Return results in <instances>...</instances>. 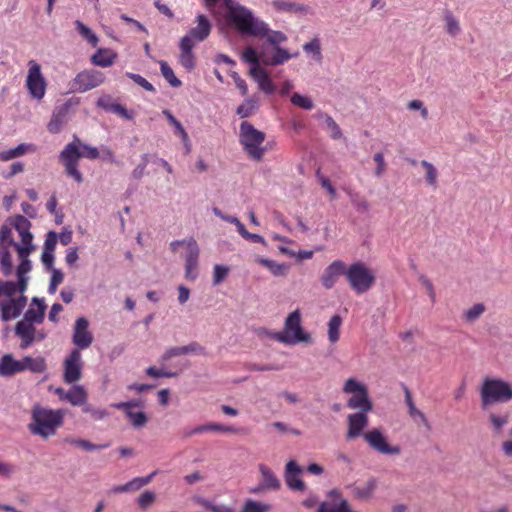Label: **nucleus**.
<instances>
[{"label":"nucleus","mask_w":512,"mask_h":512,"mask_svg":"<svg viewBox=\"0 0 512 512\" xmlns=\"http://www.w3.org/2000/svg\"><path fill=\"white\" fill-rule=\"evenodd\" d=\"M225 8L228 23L235 27L242 35L266 39L273 47L271 56L265 61L266 64L273 66L281 65L299 55L298 52L290 53L287 49L280 47L281 43L287 41V36L281 31L270 29L269 25L256 17L249 8L235 0H225Z\"/></svg>","instance_id":"nucleus-1"},{"label":"nucleus","mask_w":512,"mask_h":512,"mask_svg":"<svg viewBox=\"0 0 512 512\" xmlns=\"http://www.w3.org/2000/svg\"><path fill=\"white\" fill-rule=\"evenodd\" d=\"M31 419L28 430L34 436L48 439L56 435L57 430L64 423L65 412L62 409H51L38 403L30 411Z\"/></svg>","instance_id":"nucleus-2"},{"label":"nucleus","mask_w":512,"mask_h":512,"mask_svg":"<svg viewBox=\"0 0 512 512\" xmlns=\"http://www.w3.org/2000/svg\"><path fill=\"white\" fill-rule=\"evenodd\" d=\"M272 339L285 345L311 342V334L302 327L301 313L298 309L289 313L284 321L283 330L280 332L266 331Z\"/></svg>","instance_id":"nucleus-3"},{"label":"nucleus","mask_w":512,"mask_h":512,"mask_svg":"<svg viewBox=\"0 0 512 512\" xmlns=\"http://www.w3.org/2000/svg\"><path fill=\"white\" fill-rule=\"evenodd\" d=\"M239 143L247 156L254 161H261L267 151L263 146L265 133L256 129L250 122L243 121L239 127Z\"/></svg>","instance_id":"nucleus-4"},{"label":"nucleus","mask_w":512,"mask_h":512,"mask_svg":"<svg viewBox=\"0 0 512 512\" xmlns=\"http://www.w3.org/2000/svg\"><path fill=\"white\" fill-rule=\"evenodd\" d=\"M480 396L483 407L507 403L512 400V385L502 378H485L480 389Z\"/></svg>","instance_id":"nucleus-5"},{"label":"nucleus","mask_w":512,"mask_h":512,"mask_svg":"<svg viewBox=\"0 0 512 512\" xmlns=\"http://www.w3.org/2000/svg\"><path fill=\"white\" fill-rule=\"evenodd\" d=\"M346 279L352 290L357 294L368 292L376 281L374 272L361 261L347 267Z\"/></svg>","instance_id":"nucleus-6"},{"label":"nucleus","mask_w":512,"mask_h":512,"mask_svg":"<svg viewBox=\"0 0 512 512\" xmlns=\"http://www.w3.org/2000/svg\"><path fill=\"white\" fill-rule=\"evenodd\" d=\"M343 392L352 394L348 400L347 406L351 409L360 410L359 413H368L372 410V403L368 396V389L366 385L355 378H349L345 381Z\"/></svg>","instance_id":"nucleus-7"},{"label":"nucleus","mask_w":512,"mask_h":512,"mask_svg":"<svg viewBox=\"0 0 512 512\" xmlns=\"http://www.w3.org/2000/svg\"><path fill=\"white\" fill-rule=\"evenodd\" d=\"M363 438L368 446L379 454L396 456L401 453L400 446L390 444L387 435L379 428L366 431Z\"/></svg>","instance_id":"nucleus-8"},{"label":"nucleus","mask_w":512,"mask_h":512,"mask_svg":"<svg viewBox=\"0 0 512 512\" xmlns=\"http://www.w3.org/2000/svg\"><path fill=\"white\" fill-rule=\"evenodd\" d=\"M28 74L26 78V87L30 96L40 101L44 98L47 88V82L41 72V66L34 60L28 62Z\"/></svg>","instance_id":"nucleus-9"},{"label":"nucleus","mask_w":512,"mask_h":512,"mask_svg":"<svg viewBox=\"0 0 512 512\" xmlns=\"http://www.w3.org/2000/svg\"><path fill=\"white\" fill-rule=\"evenodd\" d=\"M112 407L123 411L131 425L136 429L143 428L148 422V417L144 411L135 410L143 407V401L140 399L113 403Z\"/></svg>","instance_id":"nucleus-10"},{"label":"nucleus","mask_w":512,"mask_h":512,"mask_svg":"<svg viewBox=\"0 0 512 512\" xmlns=\"http://www.w3.org/2000/svg\"><path fill=\"white\" fill-rule=\"evenodd\" d=\"M83 361L81 352L72 349L63 362V380L68 384L79 381L82 377Z\"/></svg>","instance_id":"nucleus-11"},{"label":"nucleus","mask_w":512,"mask_h":512,"mask_svg":"<svg viewBox=\"0 0 512 512\" xmlns=\"http://www.w3.org/2000/svg\"><path fill=\"white\" fill-rule=\"evenodd\" d=\"M104 82L102 72L94 69H88L78 73L72 81V89L79 93H84L98 87Z\"/></svg>","instance_id":"nucleus-12"},{"label":"nucleus","mask_w":512,"mask_h":512,"mask_svg":"<svg viewBox=\"0 0 512 512\" xmlns=\"http://www.w3.org/2000/svg\"><path fill=\"white\" fill-rule=\"evenodd\" d=\"M27 297L19 295L18 297L0 298L1 319L5 322L18 318L27 305Z\"/></svg>","instance_id":"nucleus-13"},{"label":"nucleus","mask_w":512,"mask_h":512,"mask_svg":"<svg viewBox=\"0 0 512 512\" xmlns=\"http://www.w3.org/2000/svg\"><path fill=\"white\" fill-rule=\"evenodd\" d=\"M93 339V334L89 331V321L85 317L77 318L72 334V343L75 345L74 349L81 351L89 348L93 343Z\"/></svg>","instance_id":"nucleus-14"},{"label":"nucleus","mask_w":512,"mask_h":512,"mask_svg":"<svg viewBox=\"0 0 512 512\" xmlns=\"http://www.w3.org/2000/svg\"><path fill=\"white\" fill-rule=\"evenodd\" d=\"M346 271V264L341 260H335L324 269L320 281L324 288L332 289L341 275L346 276Z\"/></svg>","instance_id":"nucleus-15"},{"label":"nucleus","mask_w":512,"mask_h":512,"mask_svg":"<svg viewBox=\"0 0 512 512\" xmlns=\"http://www.w3.org/2000/svg\"><path fill=\"white\" fill-rule=\"evenodd\" d=\"M303 470L295 460L287 462L284 471V479L287 486L293 491H303L305 484L300 478Z\"/></svg>","instance_id":"nucleus-16"},{"label":"nucleus","mask_w":512,"mask_h":512,"mask_svg":"<svg viewBox=\"0 0 512 512\" xmlns=\"http://www.w3.org/2000/svg\"><path fill=\"white\" fill-rule=\"evenodd\" d=\"M31 223L30 221L22 215H17L14 219V228L18 232L21 242L13 243V247L18 249V247L24 246L28 248H35L32 243L33 235L30 232Z\"/></svg>","instance_id":"nucleus-17"},{"label":"nucleus","mask_w":512,"mask_h":512,"mask_svg":"<svg viewBox=\"0 0 512 512\" xmlns=\"http://www.w3.org/2000/svg\"><path fill=\"white\" fill-rule=\"evenodd\" d=\"M197 26L193 27L189 30V32L184 36L188 37L191 43L196 44V42H202L204 41L211 32V22L209 19L203 15L200 14L196 18Z\"/></svg>","instance_id":"nucleus-18"},{"label":"nucleus","mask_w":512,"mask_h":512,"mask_svg":"<svg viewBox=\"0 0 512 512\" xmlns=\"http://www.w3.org/2000/svg\"><path fill=\"white\" fill-rule=\"evenodd\" d=\"M348 431L346 438L348 440L355 439L359 436H363L365 432H363L364 428L368 425V416L367 413H353L348 415Z\"/></svg>","instance_id":"nucleus-19"},{"label":"nucleus","mask_w":512,"mask_h":512,"mask_svg":"<svg viewBox=\"0 0 512 512\" xmlns=\"http://www.w3.org/2000/svg\"><path fill=\"white\" fill-rule=\"evenodd\" d=\"M15 335L20 338V348L27 349L36 340L35 324L20 320L15 326Z\"/></svg>","instance_id":"nucleus-20"},{"label":"nucleus","mask_w":512,"mask_h":512,"mask_svg":"<svg viewBox=\"0 0 512 512\" xmlns=\"http://www.w3.org/2000/svg\"><path fill=\"white\" fill-rule=\"evenodd\" d=\"M29 277H17V281H4L0 279V298L15 296L16 293L24 295L28 287Z\"/></svg>","instance_id":"nucleus-21"},{"label":"nucleus","mask_w":512,"mask_h":512,"mask_svg":"<svg viewBox=\"0 0 512 512\" xmlns=\"http://www.w3.org/2000/svg\"><path fill=\"white\" fill-rule=\"evenodd\" d=\"M45 311L46 304L44 298L33 297L30 307L25 312L22 320L33 324H41L44 320Z\"/></svg>","instance_id":"nucleus-22"},{"label":"nucleus","mask_w":512,"mask_h":512,"mask_svg":"<svg viewBox=\"0 0 512 512\" xmlns=\"http://www.w3.org/2000/svg\"><path fill=\"white\" fill-rule=\"evenodd\" d=\"M181 65L191 71L195 67V56L193 54L194 43H191L188 37H182L179 43Z\"/></svg>","instance_id":"nucleus-23"},{"label":"nucleus","mask_w":512,"mask_h":512,"mask_svg":"<svg viewBox=\"0 0 512 512\" xmlns=\"http://www.w3.org/2000/svg\"><path fill=\"white\" fill-rule=\"evenodd\" d=\"M252 78L257 82L259 89L267 94H272L275 91V85L269 77L267 71L260 66H253L250 69Z\"/></svg>","instance_id":"nucleus-24"},{"label":"nucleus","mask_w":512,"mask_h":512,"mask_svg":"<svg viewBox=\"0 0 512 512\" xmlns=\"http://www.w3.org/2000/svg\"><path fill=\"white\" fill-rule=\"evenodd\" d=\"M20 372H23V366L11 354H5L0 359V376L10 377Z\"/></svg>","instance_id":"nucleus-25"},{"label":"nucleus","mask_w":512,"mask_h":512,"mask_svg":"<svg viewBox=\"0 0 512 512\" xmlns=\"http://www.w3.org/2000/svg\"><path fill=\"white\" fill-rule=\"evenodd\" d=\"M262 487L268 491H277L281 488V482L274 472L265 464H259Z\"/></svg>","instance_id":"nucleus-26"},{"label":"nucleus","mask_w":512,"mask_h":512,"mask_svg":"<svg viewBox=\"0 0 512 512\" xmlns=\"http://www.w3.org/2000/svg\"><path fill=\"white\" fill-rule=\"evenodd\" d=\"M35 248H28V247H18L16 249L20 263L17 266L16 269V276L17 277H29L28 274L32 269V263L29 260V255L34 251Z\"/></svg>","instance_id":"nucleus-27"},{"label":"nucleus","mask_w":512,"mask_h":512,"mask_svg":"<svg viewBox=\"0 0 512 512\" xmlns=\"http://www.w3.org/2000/svg\"><path fill=\"white\" fill-rule=\"evenodd\" d=\"M36 148L31 143H21L15 148H11L9 150L0 152V160L1 161H9L18 157H21L27 153L35 152Z\"/></svg>","instance_id":"nucleus-28"},{"label":"nucleus","mask_w":512,"mask_h":512,"mask_svg":"<svg viewBox=\"0 0 512 512\" xmlns=\"http://www.w3.org/2000/svg\"><path fill=\"white\" fill-rule=\"evenodd\" d=\"M66 402L72 406H83L87 402V391L82 385H73L67 390Z\"/></svg>","instance_id":"nucleus-29"},{"label":"nucleus","mask_w":512,"mask_h":512,"mask_svg":"<svg viewBox=\"0 0 512 512\" xmlns=\"http://www.w3.org/2000/svg\"><path fill=\"white\" fill-rule=\"evenodd\" d=\"M255 261L260 265L267 268L274 276H285L288 273L289 266L285 263H278L274 260L267 259L261 256L256 257Z\"/></svg>","instance_id":"nucleus-30"},{"label":"nucleus","mask_w":512,"mask_h":512,"mask_svg":"<svg viewBox=\"0 0 512 512\" xmlns=\"http://www.w3.org/2000/svg\"><path fill=\"white\" fill-rule=\"evenodd\" d=\"M117 55L109 49H99L92 57L91 62L103 68L110 67L115 62Z\"/></svg>","instance_id":"nucleus-31"},{"label":"nucleus","mask_w":512,"mask_h":512,"mask_svg":"<svg viewBox=\"0 0 512 512\" xmlns=\"http://www.w3.org/2000/svg\"><path fill=\"white\" fill-rule=\"evenodd\" d=\"M79 158H81V151L79 147V143H77L76 138L73 142L67 144L63 151L60 154V159L63 164L66 163H78Z\"/></svg>","instance_id":"nucleus-32"},{"label":"nucleus","mask_w":512,"mask_h":512,"mask_svg":"<svg viewBox=\"0 0 512 512\" xmlns=\"http://www.w3.org/2000/svg\"><path fill=\"white\" fill-rule=\"evenodd\" d=\"M272 6L282 13H303L307 10L305 6L289 0H274Z\"/></svg>","instance_id":"nucleus-33"},{"label":"nucleus","mask_w":512,"mask_h":512,"mask_svg":"<svg viewBox=\"0 0 512 512\" xmlns=\"http://www.w3.org/2000/svg\"><path fill=\"white\" fill-rule=\"evenodd\" d=\"M20 364L23 366V371L28 370L33 373H42L46 370V362L43 357H30L25 356L20 360Z\"/></svg>","instance_id":"nucleus-34"},{"label":"nucleus","mask_w":512,"mask_h":512,"mask_svg":"<svg viewBox=\"0 0 512 512\" xmlns=\"http://www.w3.org/2000/svg\"><path fill=\"white\" fill-rule=\"evenodd\" d=\"M67 107L63 106L55 111L47 125L50 133H58L66 122Z\"/></svg>","instance_id":"nucleus-35"},{"label":"nucleus","mask_w":512,"mask_h":512,"mask_svg":"<svg viewBox=\"0 0 512 512\" xmlns=\"http://www.w3.org/2000/svg\"><path fill=\"white\" fill-rule=\"evenodd\" d=\"M442 15L445 22L446 32L452 37L457 36L461 31L460 23L457 17L449 9H444Z\"/></svg>","instance_id":"nucleus-36"},{"label":"nucleus","mask_w":512,"mask_h":512,"mask_svg":"<svg viewBox=\"0 0 512 512\" xmlns=\"http://www.w3.org/2000/svg\"><path fill=\"white\" fill-rule=\"evenodd\" d=\"M421 167L425 172V182L428 186L432 188H437L438 186V171L436 167L427 160H422L420 162Z\"/></svg>","instance_id":"nucleus-37"},{"label":"nucleus","mask_w":512,"mask_h":512,"mask_svg":"<svg viewBox=\"0 0 512 512\" xmlns=\"http://www.w3.org/2000/svg\"><path fill=\"white\" fill-rule=\"evenodd\" d=\"M378 482L375 478H370L364 485L357 486L353 489V494L360 499H368L376 490Z\"/></svg>","instance_id":"nucleus-38"},{"label":"nucleus","mask_w":512,"mask_h":512,"mask_svg":"<svg viewBox=\"0 0 512 512\" xmlns=\"http://www.w3.org/2000/svg\"><path fill=\"white\" fill-rule=\"evenodd\" d=\"M163 115L167 118L169 123L174 128V134L179 136L183 142V144H187L188 142V133L184 129L183 125L180 121H178L175 116L169 110H163Z\"/></svg>","instance_id":"nucleus-39"},{"label":"nucleus","mask_w":512,"mask_h":512,"mask_svg":"<svg viewBox=\"0 0 512 512\" xmlns=\"http://www.w3.org/2000/svg\"><path fill=\"white\" fill-rule=\"evenodd\" d=\"M65 442L68 443V444H71L73 446L79 447V448H81L83 450H86V451L100 450V449L107 448L109 446V444H99V445L93 444V443H91L88 440L77 439V438H74V437H67V438H65Z\"/></svg>","instance_id":"nucleus-40"},{"label":"nucleus","mask_w":512,"mask_h":512,"mask_svg":"<svg viewBox=\"0 0 512 512\" xmlns=\"http://www.w3.org/2000/svg\"><path fill=\"white\" fill-rule=\"evenodd\" d=\"M75 28L78 31V33L81 35L82 38L87 40L93 47L97 46L98 44V37L97 35L83 22L80 20H76L74 22Z\"/></svg>","instance_id":"nucleus-41"},{"label":"nucleus","mask_w":512,"mask_h":512,"mask_svg":"<svg viewBox=\"0 0 512 512\" xmlns=\"http://www.w3.org/2000/svg\"><path fill=\"white\" fill-rule=\"evenodd\" d=\"M200 249L194 238L187 239L186 253L184 255L185 263L198 262Z\"/></svg>","instance_id":"nucleus-42"},{"label":"nucleus","mask_w":512,"mask_h":512,"mask_svg":"<svg viewBox=\"0 0 512 512\" xmlns=\"http://www.w3.org/2000/svg\"><path fill=\"white\" fill-rule=\"evenodd\" d=\"M342 324V318L339 315H334L328 322V339L331 343L339 340V330Z\"/></svg>","instance_id":"nucleus-43"},{"label":"nucleus","mask_w":512,"mask_h":512,"mask_svg":"<svg viewBox=\"0 0 512 512\" xmlns=\"http://www.w3.org/2000/svg\"><path fill=\"white\" fill-rule=\"evenodd\" d=\"M258 108V101L253 98L246 99L241 105L237 108V114L241 118L250 117Z\"/></svg>","instance_id":"nucleus-44"},{"label":"nucleus","mask_w":512,"mask_h":512,"mask_svg":"<svg viewBox=\"0 0 512 512\" xmlns=\"http://www.w3.org/2000/svg\"><path fill=\"white\" fill-rule=\"evenodd\" d=\"M271 506L266 503L247 499L241 509V512H268Z\"/></svg>","instance_id":"nucleus-45"},{"label":"nucleus","mask_w":512,"mask_h":512,"mask_svg":"<svg viewBox=\"0 0 512 512\" xmlns=\"http://www.w3.org/2000/svg\"><path fill=\"white\" fill-rule=\"evenodd\" d=\"M290 101L293 105L304 110H311L314 107L313 100L309 96L302 95L300 93H293Z\"/></svg>","instance_id":"nucleus-46"},{"label":"nucleus","mask_w":512,"mask_h":512,"mask_svg":"<svg viewBox=\"0 0 512 512\" xmlns=\"http://www.w3.org/2000/svg\"><path fill=\"white\" fill-rule=\"evenodd\" d=\"M303 50L311 55V57L316 61V62H321L322 61V52H321V46H320V42L318 39H313L312 41L304 44L303 46Z\"/></svg>","instance_id":"nucleus-47"},{"label":"nucleus","mask_w":512,"mask_h":512,"mask_svg":"<svg viewBox=\"0 0 512 512\" xmlns=\"http://www.w3.org/2000/svg\"><path fill=\"white\" fill-rule=\"evenodd\" d=\"M160 70L162 76L169 82L172 87L181 86V81L175 76L172 68L168 65L167 62H160Z\"/></svg>","instance_id":"nucleus-48"},{"label":"nucleus","mask_w":512,"mask_h":512,"mask_svg":"<svg viewBox=\"0 0 512 512\" xmlns=\"http://www.w3.org/2000/svg\"><path fill=\"white\" fill-rule=\"evenodd\" d=\"M349 197L352 205L358 212L365 213L369 211L370 204L364 197L354 192H349Z\"/></svg>","instance_id":"nucleus-49"},{"label":"nucleus","mask_w":512,"mask_h":512,"mask_svg":"<svg viewBox=\"0 0 512 512\" xmlns=\"http://www.w3.org/2000/svg\"><path fill=\"white\" fill-rule=\"evenodd\" d=\"M489 421L495 432H500L509 422V415H499L496 413L489 414Z\"/></svg>","instance_id":"nucleus-50"},{"label":"nucleus","mask_w":512,"mask_h":512,"mask_svg":"<svg viewBox=\"0 0 512 512\" xmlns=\"http://www.w3.org/2000/svg\"><path fill=\"white\" fill-rule=\"evenodd\" d=\"M485 312V306L482 303L474 304L471 308L465 311L464 319L469 322H475Z\"/></svg>","instance_id":"nucleus-51"},{"label":"nucleus","mask_w":512,"mask_h":512,"mask_svg":"<svg viewBox=\"0 0 512 512\" xmlns=\"http://www.w3.org/2000/svg\"><path fill=\"white\" fill-rule=\"evenodd\" d=\"M155 499L156 494L153 491L146 490L138 497L137 504L141 509L146 510L154 503Z\"/></svg>","instance_id":"nucleus-52"},{"label":"nucleus","mask_w":512,"mask_h":512,"mask_svg":"<svg viewBox=\"0 0 512 512\" xmlns=\"http://www.w3.org/2000/svg\"><path fill=\"white\" fill-rule=\"evenodd\" d=\"M325 129L329 132L332 139L342 138V130L332 117H326Z\"/></svg>","instance_id":"nucleus-53"},{"label":"nucleus","mask_w":512,"mask_h":512,"mask_svg":"<svg viewBox=\"0 0 512 512\" xmlns=\"http://www.w3.org/2000/svg\"><path fill=\"white\" fill-rule=\"evenodd\" d=\"M82 410H83V412L90 414V416L94 420H103L104 418H106L108 416V412L106 409L95 408L92 405L87 404V403L83 405Z\"/></svg>","instance_id":"nucleus-54"},{"label":"nucleus","mask_w":512,"mask_h":512,"mask_svg":"<svg viewBox=\"0 0 512 512\" xmlns=\"http://www.w3.org/2000/svg\"><path fill=\"white\" fill-rule=\"evenodd\" d=\"M76 141H77V143H79L81 157H84L87 159H96L99 157V151L96 147L82 143L78 138H76Z\"/></svg>","instance_id":"nucleus-55"},{"label":"nucleus","mask_w":512,"mask_h":512,"mask_svg":"<svg viewBox=\"0 0 512 512\" xmlns=\"http://www.w3.org/2000/svg\"><path fill=\"white\" fill-rule=\"evenodd\" d=\"M228 273V266L216 264L213 268V285L220 284L228 276Z\"/></svg>","instance_id":"nucleus-56"},{"label":"nucleus","mask_w":512,"mask_h":512,"mask_svg":"<svg viewBox=\"0 0 512 512\" xmlns=\"http://www.w3.org/2000/svg\"><path fill=\"white\" fill-rule=\"evenodd\" d=\"M408 414L416 423H422L425 427L430 428V424L425 414L420 411L415 405L408 408Z\"/></svg>","instance_id":"nucleus-57"},{"label":"nucleus","mask_w":512,"mask_h":512,"mask_svg":"<svg viewBox=\"0 0 512 512\" xmlns=\"http://www.w3.org/2000/svg\"><path fill=\"white\" fill-rule=\"evenodd\" d=\"M242 59L247 63L253 64V66H259V57L256 50L251 46L243 50Z\"/></svg>","instance_id":"nucleus-58"},{"label":"nucleus","mask_w":512,"mask_h":512,"mask_svg":"<svg viewBox=\"0 0 512 512\" xmlns=\"http://www.w3.org/2000/svg\"><path fill=\"white\" fill-rule=\"evenodd\" d=\"M373 160L377 164V167L374 171V175L378 178L382 177L386 171V162L384 159V155L381 152L375 153L373 155Z\"/></svg>","instance_id":"nucleus-59"},{"label":"nucleus","mask_w":512,"mask_h":512,"mask_svg":"<svg viewBox=\"0 0 512 512\" xmlns=\"http://www.w3.org/2000/svg\"><path fill=\"white\" fill-rule=\"evenodd\" d=\"M419 281H420L421 285L423 286V288L426 290V293L428 294L431 302L435 303L436 302V292H435L434 285L431 282V280L428 279L425 275H421L419 277Z\"/></svg>","instance_id":"nucleus-60"},{"label":"nucleus","mask_w":512,"mask_h":512,"mask_svg":"<svg viewBox=\"0 0 512 512\" xmlns=\"http://www.w3.org/2000/svg\"><path fill=\"white\" fill-rule=\"evenodd\" d=\"M51 275L48 292L54 294L57 290V286L63 281V273L58 269H53Z\"/></svg>","instance_id":"nucleus-61"},{"label":"nucleus","mask_w":512,"mask_h":512,"mask_svg":"<svg viewBox=\"0 0 512 512\" xmlns=\"http://www.w3.org/2000/svg\"><path fill=\"white\" fill-rule=\"evenodd\" d=\"M183 355H184L183 346H175V347L168 348L162 354L160 359L162 362H167L174 357L183 356Z\"/></svg>","instance_id":"nucleus-62"},{"label":"nucleus","mask_w":512,"mask_h":512,"mask_svg":"<svg viewBox=\"0 0 512 512\" xmlns=\"http://www.w3.org/2000/svg\"><path fill=\"white\" fill-rule=\"evenodd\" d=\"M57 244V233L49 231L46 235V239L43 246V251L54 253Z\"/></svg>","instance_id":"nucleus-63"},{"label":"nucleus","mask_w":512,"mask_h":512,"mask_svg":"<svg viewBox=\"0 0 512 512\" xmlns=\"http://www.w3.org/2000/svg\"><path fill=\"white\" fill-rule=\"evenodd\" d=\"M1 271L5 276H9L12 273L13 265L10 253L0 257Z\"/></svg>","instance_id":"nucleus-64"}]
</instances>
